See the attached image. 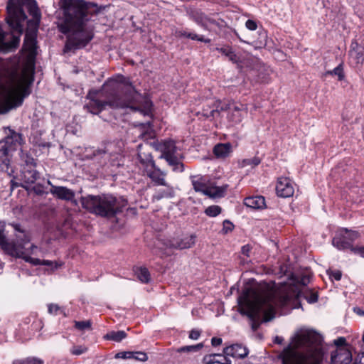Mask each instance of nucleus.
Masks as SVG:
<instances>
[{
    "mask_svg": "<svg viewBox=\"0 0 364 364\" xmlns=\"http://www.w3.org/2000/svg\"><path fill=\"white\" fill-rule=\"evenodd\" d=\"M359 234L356 231H349L347 229L341 230L333 238L332 243L334 247L340 250L350 249L352 252L353 242L358 237Z\"/></svg>",
    "mask_w": 364,
    "mask_h": 364,
    "instance_id": "nucleus-9",
    "label": "nucleus"
},
{
    "mask_svg": "<svg viewBox=\"0 0 364 364\" xmlns=\"http://www.w3.org/2000/svg\"><path fill=\"white\" fill-rule=\"evenodd\" d=\"M142 173L147 176L154 185L168 186L166 181V173L161 171L156 164L142 171Z\"/></svg>",
    "mask_w": 364,
    "mask_h": 364,
    "instance_id": "nucleus-14",
    "label": "nucleus"
},
{
    "mask_svg": "<svg viewBox=\"0 0 364 364\" xmlns=\"http://www.w3.org/2000/svg\"><path fill=\"white\" fill-rule=\"evenodd\" d=\"M329 276L330 277L333 278L335 280L339 281L341 279L342 274L339 270H334L329 273Z\"/></svg>",
    "mask_w": 364,
    "mask_h": 364,
    "instance_id": "nucleus-58",
    "label": "nucleus"
},
{
    "mask_svg": "<svg viewBox=\"0 0 364 364\" xmlns=\"http://www.w3.org/2000/svg\"><path fill=\"white\" fill-rule=\"evenodd\" d=\"M48 313L53 315H58L59 314H63L64 316H66L65 313L63 309L59 306L58 304H50L48 305Z\"/></svg>",
    "mask_w": 364,
    "mask_h": 364,
    "instance_id": "nucleus-44",
    "label": "nucleus"
},
{
    "mask_svg": "<svg viewBox=\"0 0 364 364\" xmlns=\"http://www.w3.org/2000/svg\"><path fill=\"white\" fill-rule=\"evenodd\" d=\"M222 208L218 205H210L205 210V213L210 217H216L221 213Z\"/></svg>",
    "mask_w": 364,
    "mask_h": 364,
    "instance_id": "nucleus-42",
    "label": "nucleus"
},
{
    "mask_svg": "<svg viewBox=\"0 0 364 364\" xmlns=\"http://www.w3.org/2000/svg\"><path fill=\"white\" fill-rule=\"evenodd\" d=\"M353 364H364V353L359 358V360H355Z\"/></svg>",
    "mask_w": 364,
    "mask_h": 364,
    "instance_id": "nucleus-64",
    "label": "nucleus"
},
{
    "mask_svg": "<svg viewBox=\"0 0 364 364\" xmlns=\"http://www.w3.org/2000/svg\"><path fill=\"white\" fill-rule=\"evenodd\" d=\"M166 190H159L154 196L153 199L156 200H160L164 198H168L172 196V189L168 186Z\"/></svg>",
    "mask_w": 364,
    "mask_h": 364,
    "instance_id": "nucleus-39",
    "label": "nucleus"
},
{
    "mask_svg": "<svg viewBox=\"0 0 364 364\" xmlns=\"http://www.w3.org/2000/svg\"><path fill=\"white\" fill-rule=\"evenodd\" d=\"M202 363L203 364H232V361L227 357L223 356L220 353L206 355L203 357Z\"/></svg>",
    "mask_w": 364,
    "mask_h": 364,
    "instance_id": "nucleus-22",
    "label": "nucleus"
},
{
    "mask_svg": "<svg viewBox=\"0 0 364 364\" xmlns=\"http://www.w3.org/2000/svg\"><path fill=\"white\" fill-rule=\"evenodd\" d=\"M251 250H252V247L250 245H245L242 247V248H241V253L244 256H246L247 257H250Z\"/></svg>",
    "mask_w": 364,
    "mask_h": 364,
    "instance_id": "nucleus-55",
    "label": "nucleus"
},
{
    "mask_svg": "<svg viewBox=\"0 0 364 364\" xmlns=\"http://www.w3.org/2000/svg\"><path fill=\"white\" fill-rule=\"evenodd\" d=\"M298 296L307 300L309 303L313 304L318 301L317 292L309 290L307 289L299 291Z\"/></svg>",
    "mask_w": 364,
    "mask_h": 364,
    "instance_id": "nucleus-31",
    "label": "nucleus"
},
{
    "mask_svg": "<svg viewBox=\"0 0 364 364\" xmlns=\"http://www.w3.org/2000/svg\"><path fill=\"white\" fill-rule=\"evenodd\" d=\"M22 141V134L15 132L0 141V171L6 172L10 176L14 173L11 164L13 153Z\"/></svg>",
    "mask_w": 364,
    "mask_h": 364,
    "instance_id": "nucleus-7",
    "label": "nucleus"
},
{
    "mask_svg": "<svg viewBox=\"0 0 364 364\" xmlns=\"http://www.w3.org/2000/svg\"><path fill=\"white\" fill-rule=\"evenodd\" d=\"M216 50L225 56L228 57L229 60L233 63H237L240 61L239 56L235 53V52L232 50V48L230 46L217 48Z\"/></svg>",
    "mask_w": 364,
    "mask_h": 364,
    "instance_id": "nucleus-29",
    "label": "nucleus"
},
{
    "mask_svg": "<svg viewBox=\"0 0 364 364\" xmlns=\"http://www.w3.org/2000/svg\"><path fill=\"white\" fill-rule=\"evenodd\" d=\"M30 249H31V251H29L28 250L27 251H24V250H23V247H21V245H18V247L16 248V250L18 252H20L19 255H21V256H14V257H17V258H22L26 262H29L36 266L42 265L43 260L38 259V258H33V257H30L29 255H28V253L33 254V250L37 249V247L34 245H31Z\"/></svg>",
    "mask_w": 364,
    "mask_h": 364,
    "instance_id": "nucleus-21",
    "label": "nucleus"
},
{
    "mask_svg": "<svg viewBox=\"0 0 364 364\" xmlns=\"http://www.w3.org/2000/svg\"><path fill=\"white\" fill-rule=\"evenodd\" d=\"M203 343H198L197 345L183 346L177 349L178 353H189L192 351H198L203 348Z\"/></svg>",
    "mask_w": 364,
    "mask_h": 364,
    "instance_id": "nucleus-41",
    "label": "nucleus"
},
{
    "mask_svg": "<svg viewBox=\"0 0 364 364\" xmlns=\"http://www.w3.org/2000/svg\"><path fill=\"white\" fill-rule=\"evenodd\" d=\"M196 242V237L194 235H190L183 238H174L169 240L166 243V245L168 248L183 250L191 247Z\"/></svg>",
    "mask_w": 364,
    "mask_h": 364,
    "instance_id": "nucleus-18",
    "label": "nucleus"
},
{
    "mask_svg": "<svg viewBox=\"0 0 364 364\" xmlns=\"http://www.w3.org/2000/svg\"><path fill=\"white\" fill-rule=\"evenodd\" d=\"M25 44L31 55H35L36 50V40L33 37L26 36Z\"/></svg>",
    "mask_w": 364,
    "mask_h": 364,
    "instance_id": "nucleus-40",
    "label": "nucleus"
},
{
    "mask_svg": "<svg viewBox=\"0 0 364 364\" xmlns=\"http://www.w3.org/2000/svg\"><path fill=\"white\" fill-rule=\"evenodd\" d=\"M87 100L84 109L94 114H98L108 106L111 109H129L144 116H151L152 102L136 91L129 78L124 77L120 82L108 80L101 92L90 90Z\"/></svg>",
    "mask_w": 364,
    "mask_h": 364,
    "instance_id": "nucleus-1",
    "label": "nucleus"
},
{
    "mask_svg": "<svg viewBox=\"0 0 364 364\" xmlns=\"http://www.w3.org/2000/svg\"><path fill=\"white\" fill-rule=\"evenodd\" d=\"M75 327L81 331L90 329L91 328V322L90 321H75Z\"/></svg>",
    "mask_w": 364,
    "mask_h": 364,
    "instance_id": "nucleus-49",
    "label": "nucleus"
},
{
    "mask_svg": "<svg viewBox=\"0 0 364 364\" xmlns=\"http://www.w3.org/2000/svg\"><path fill=\"white\" fill-rule=\"evenodd\" d=\"M55 230H54L53 235V239H59L60 237H63L65 236L66 233L60 225L57 224L55 225Z\"/></svg>",
    "mask_w": 364,
    "mask_h": 364,
    "instance_id": "nucleus-48",
    "label": "nucleus"
},
{
    "mask_svg": "<svg viewBox=\"0 0 364 364\" xmlns=\"http://www.w3.org/2000/svg\"><path fill=\"white\" fill-rule=\"evenodd\" d=\"M232 152V146L230 143H220L214 146L213 153L218 158L225 159Z\"/></svg>",
    "mask_w": 364,
    "mask_h": 364,
    "instance_id": "nucleus-23",
    "label": "nucleus"
},
{
    "mask_svg": "<svg viewBox=\"0 0 364 364\" xmlns=\"http://www.w3.org/2000/svg\"><path fill=\"white\" fill-rule=\"evenodd\" d=\"M233 109L235 111H242V110L247 111V107L246 105H240L239 106L238 105H235Z\"/></svg>",
    "mask_w": 364,
    "mask_h": 364,
    "instance_id": "nucleus-63",
    "label": "nucleus"
},
{
    "mask_svg": "<svg viewBox=\"0 0 364 364\" xmlns=\"http://www.w3.org/2000/svg\"><path fill=\"white\" fill-rule=\"evenodd\" d=\"M137 156L139 162V168L141 171L155 165L151 153L150 152V146L146 143L144 144H139L137 146Z\"/></svg>",
    "mask_w": 364,
    "mask_h": 364,
    "instance_id": "nucleus-10",
    "label": "nucleus"
},
{
    "mask_svg": "<svg viewBox=\"0 0 364 364\" xmlns=\"http://www.w3.org/2000/svg\"><path fill=\"white\" fill-rule=\"evenodd\" d=\"M20 158L22 163H23V165L26 166L25 167L31 168L36 166L35 159L27 151L21 150Z\"/></svg>",
    "mask_w": 364,
    "mask_h": 364,
    "instance_id": "nucleus-33",
    "label": "nucleus"
},
{
    "mask_svg": "<svg viewBox=\"0 0 364 364\" xmlns=\"http://www.w3.org/2000/svg\"><path fill=\"white\" fill-rule=\"evenodd\" d=\"M82 208L91 213L105 218H112L122 211L127 201L123 198H117L112 195L92 196L82 197Z\"/></svg>",
    "mask_w": 364,
    "mask_h": 364,
    "instance_id": "nucleus-5",
    "label": "nucleus"
},
{
    "mask_svg": "<svg viewBox=\"0 0 364 364\" xmlns=\"http://www.w3.org/2000/svg\"><path fill=\"white\" fill-rule=\"evenodd\" d=\"M19 37L12 33L4 32L2 29V24L0 23V51L9 52L16 48L19 43Z\"/></svg>",
    "mask_w": 364,
    "mask_h": 364,
    "instance_id": "nucleus-12",
    "label": "nucleus"
},
{
    "mask_svg": "<svg viewBox=\"0 0 364 364\" xmlns=\"http://www.w3.org/2000/svg\"><path fill=\"white\" fill-rule=\"evenodd\" d=\"M258 74L257 75L256 81L257 82H267L268 80L269 70L263 65L258 64Z\"/></svg>",
    "mask_w": 364,
    "mask_h": 364,
    "instance_id": "nucleus-32",
    "label": "nucleus"
},
{
    "mask_svg": "<svg viewBox=\"0 0 364 364\" xmlns=\"http://www.w3.org/2000/svg\"><path fill=\"white\" fill-rule=\"evenodd\" d=\"M92 156L98 159L100 158H104L105 160L108 159L110 156L109 149L108 148V145L105 146L103 149H97L93 151Z\"/></svg>",
    "mask_w": 364,
    "mask_h": 364,
    "instance_id": "nucleus-36",
    "label": "nucleus"
},
{
    "mask_svg": "<svg viewBox=\"0 0 364 364\" xmlns=\"http://www.w3.org/2000/svg\"><path fill=\"white\" fill-rule=\"evenodd\" d=\"M200 331L196 329H193L189 333V338L193 340H196L199 338Z\"/></svg>",
    "mask_w": 364,
    "mask_h": 364,
    "instance_id": "nucleus-60",
    "label": "nucleus"
},
{
    "mask_svg": "<svg viewBox=\"0 0 364 364\" xmlns=\"http://www.w3.org/2000/svg\"><path fill=\"white\" fill-rule=\"evenodd\" d=\"M23 0H9L7 3V23L14 31L21 32L22 22L27 18L23 9Z\"/></svg>",
    "mask_w": 364,
    "mask_h": 364,
    "instance_id": "nucleus-8",
    "label": "nucleus"
},
{
    "mask_svg": "<svg viewBox=\"0 0 364 364\" xmlns=\"http://www.w3.org/2000/svg\"><path fill=\"white\" fill-rule=\"evenodd\" d=\"M157 149L162 153V157L166 161H170L173 164L177 161L178 156L181 154L177 151V147L173 140H165L159 143L157 146Z\"/></svg>",
    "mask_w": 364,
    "mask_h": 364,
    "instance_id": "nucleus-11",
    "label": "nucleus"
},
{
    "mask_svg": "<svg viewBox=\"0 0 364 364\" xmlns=\"http://www.w3.org/2000/svg\"><path fill=\"white\" fill-rule=\"evenodd\" d=\"M5 223L0 221V247L11 256H21L19 255L20 252L16 250L18 245H16L14 242H8L5 234Z\"/></svg>",
    "mask_w": 364,
    "mask_h": 364,
    "instance_id": "nucleus-15",
    "label": "nucleus"
},
{
    "mask_svg": "<svg viewBox=\"0 0 364 364\" xmlns=\"http://www.w3.org/2000/svg\"><path fill=\"white\" fill-rule=\"evenodd\" d=\"M337 75L338 80H342L344 78V74L343 70L342 65H338L336 68H335L332 70H328L326 73V75Z\"/></svg>",
    "mask_w": 364,
    "mask_h": 364,
    "instance_id": "nucleus-43",
    "label": "nucleus"
},
{
    "mask_svg": "<svg viewBox=\"0 0 364 364\" xmlns=\"http://www.w3.org/2000/svg\"><path fill=\"white\" fill-rule=\"evenodd\" d=\"M246 27L250 31H255L257 28V23L251 19H248L245 23Z\"/></svg>",
    "mask_w": 364,
    "mask_h": 364,
    "instance_id": "nucleus-57",
    "label": "nucleus"
},
{
    "mask_svg": "<svg viewBox=\"0 0 364 364\" xmlns=\"http://www.w3.org/2000/svg\"><path fill=\"white\" fill-rule=\"evenodd\" d=\"M276 192L278 196L288 198L292 196L294 188L289 178H279L276 186Z\"/></svg>",
    "mask_w": 364,
    "mask_h": 364,
    "instance_id": "nucleus-17",
    "label": "nucleus"
},
{
    "mask_svg": "<svg viewBox=\"0 0 364 364\" xmlns=\"http://www.w3.org/2000/svg\"><path fill=\"white\" fill-rule=\"evenodd\" d=\"M349 56L355 64H362L364 61V48L360 46L356 41H352Z\"/></svg>",
    "mask_w": 364,
    "mask_h": 364,
    "instance_id": "nucleus-20",
    "label": "nucleus"
},
{
    "mask_svg": "<svg viewBox=\"0 0 364 364\" xmlns=\"http://www.w3.org/2000/svg\"><path fill=\"white\" fill-rule=\"evenodd\" d=\"M191 182L193 189L196 192H201L204 195L206 194L208 186L205 183V179L203 176H191Z\"/></svg>",
    "mask_w": 364,
    "mask_h": 364,
    "instance_id": "nucleus-26",
    "label": "nucleus"
},
{
    "mask_svg": "<svg viewBox=\"0 0 364 364\" xmlns=\"http://www.w3.org/2000/svg\"><path fill=\"white\" fill-rule=\"evenodd\" d=\"M195 21L203 27L205 29H209V27L212 25L216 24L215 20L208 17L203 13H196L194 15Z\"/></svg>",
    "mask_w": 364,
    "mask_h": 364,
    "instance_id": "nucleus-27",
    "label": "nucleus"
},
{
    "mask_svg": "<svg viewBox=\"0 0 364 364\" xmlns=\"http://www.w3.org/2000/svg\"><path fill=\"white\" fill-rule=\"evenodd\" d=\"M289 301L287 294L247 289L238 298V311L250 318L252 329L255 331L262 322L273 319L276 309L284 307Z\"/></svg>",
    "mask_w": 364,
    "mask_h": 364,
    "instance_id": "nucleus-3",
    "label": "nucleus"
},
{
    "mask_svg": "<svg viewBox=\"0 0 364 364\" xmlns=\"http://www.w3.org/2000/svg\"><path fill=\"white\" fill-rule=\"evenodd\" d=\"M63 18L59 31L67 36L65 50L85 48L94 37L92 17L97 13V5L84 0H60Z\"/></svg>",
    "mask_w": 364,
    "mask_h": 364,
    "instance_id": "nucleus-2",
    "label": "nucleus"
},
{
    "mask_svg": "<svg viewBox=\"0 0 364 364\" xmlns=\"http://www.w3.org/2000/svg\"><path fill=\"white\" fill-rule=\"evenodd\" d=\"M21 177L24 183L32 184L39 178V173L34 167H23L21 171Z\"/></svg>",
    "mask_w": 364,
    "mask_h": 364,
    "instance_id": "nucleus-24",
    "label": "nucleus"
},
{
    "mask_svg": "<svg viewBox=\"0 0 364 364\" xmlns=\"http://www.w3.org/2000/svg\"><path fill=\"white\" fill-rule=\"evenodd\" d=\"M48 183L50 186L49 191L54 197L60 200L70 201L74 205L77 204V200L75 199V191L65 186H55L50 181H48Z\"/></svg>",
    "mask_w": 364,
    "mask_h": 364,
    "instance_id": "nucleus-13",
    "label": "nucleus"
},
{
    "mask_svg": "<svg viewBox=\"0 0 364 364\" xmlns=\"http://www.w3.org/2000/svg\"><path fill=\"white\" fill-rule=\"evenodd\" d=\"M245 205L253 209H261L265 206V199L262 196H250L245 199Z\"/></svg>",
    "mask_w": 364,
    "mask_h": 364,
    "instance_id": "nucleus-25",
    "label": "nucleus"
},
{
    "mask_svg": "<svg viewBox=\"0 0 364 364\" xmlns=\"http://www.w3.org/2000/svg\"><path fill=\"white\" fill-rule=\"evenodd\" d=\"M248 350L240 344H233L223 349V353L227 356L236 358H245L248 355Z\"/></svg>",
    "mask_w": 364,
    "mask_h": 364,
    "instance_id": "nucleus-19",
    "label": "nucleus"
},
{
    "mask_svg": "<svg viewBox=\"0 0 364 364\" xmlns=\"http://www.w3.org/2000/svg\"><path fill=\"white\" fill-rule=\"evenodd\" d=\"M176 157H177V161L175 163L172 164L170 161H167V162H168V165L173 166V171L183 172L184 170V165L181 161V156L180 155Z\"/></svg>",
    "mask_w": 364,
    "mask_h": 364,
    "instance_id": "nucleus-46",
    "label": "nucleus"
},
{
    "mask_svg": "<svg viewBox=\"0 0 364 364\" xmlns=\"http://www.w3.org/2000/svg\"><path fill=\"white\" fill-rule=\"evenodd\" d=\"M32 81L33 79L23 77L6 90L5 100L0 102V114H6L22 105L24 98L30 95L29 85Z\"/></svg>",
    "mask_w": 364,
    "mask_h": 364,
    "instance_id": "nucleus-6",
    "label": "nucleus"
},
{
    "mask_svg": "<svg viewBox=\"0 0 364 364\" xmlns=\"http://www.w3.org/2000/svg\"><path fill=\"white\" fill-rule=\"evenodd\" d=\"M87 348L82 346H74L70 352L73 355H80L87 351Z\"/></svg>",
    "mask_w": 364,
    "mask_h": 364,
    "instance_id": "nucleus-52",
    "label": "nucleus"
},
{
    "mask_svg": "<svg viewBox=\"0 0 364 364\" xmlns=\"http://www.w3.org/2000/svg\"><path fill=\"white\" fill-rule=\"evenodd\" d=\"M132 355V351H122L117 353L114 358L122 359H131Z\"/></svg>",
    "mask_w": 364,
    "mask_h": 364,
    "instance_id": "nucleus-53",
    "label": "nucleus"
},
{
    "mask_svg": "<svg viewBox=\"0 0 364 364\" xmlns=\"http://www.w3.org/2000/svg\"><path fill=\"white\" fill-rule=\"evenodd\" d=\"M321 338L313 331L302 333L299 341L301 345H307L309 349L306 352H299L291 345L286 347L279 354L282 364H321L323 353L318 348Z\"/></svg>",
    "mask_w": 364,
    "mask_h": 364,
    "instance_id": "nucleus-4",
    "label": "nucleus"
},
{
    "mask_svg": "<svg viewBox=\"0 0 364 364\" xmlns=\"http://www.w3.org/2000/svg\"><path fill=\"white\" fill-rule=\"evenodd\" d=\"M346 338L343 337H340L338 339L334 341V344L337 346V348H347L346 346Z\"/></svg>",
    "mask_w": 364,
    "mask_h": 364,
    "instance_id": "nucleus-56",
    "label": "nucleus"
},
{
    "mask_svg": "<svg viewBox=\"0 0 364 364\" xmlns=\"http://www.w3.org/2000/svg\"><path fill=\"white\" fill-rule=\"evenodd\" d=\"M188 38H191L192 40H196V41H198L204 42V43H210V39L205 38L203 36H198L193 33H189L188 35Z\"/></svg>",
    "mask_w": 364,
    "mask_h": 364,
    "instance_id": "nucleus-50",
    "label": "nucleus"
},
{
    "mask_svg": "<svg viewBox=\"0 0 364 364\" xmlns=\"http://www.w3.org/2000/svg\"><path fill=\"white\" fill-rule=\"evenodd\" d=\"M13 364H43V360L36 357H28L22 359H16Z\"/></svg>",
    "mask_w": 364,
    "mask_h": 364,
    "instance_id": "nucleus-34",
    "label": "nucleus"
},
{
    "mask_svg": "<svg viewBox=\"0 0 364 364\" xmlns=\"http://www.w3.org/2000/svg\"><path fill=\"white\" fill-rule=\"evenodd\" d=\"M127 334L124 331H112L108 332L104 336V338L109 341L115 342H120L127 337Z\"/></svg>",
    "mask_w": 364,
    "mask_h": 364,
    "instance_id": "nucleus-30",
    "label": "nucleus"
},
{
    "mask_svg": "<svg viewBox=\"0 0 364 364\" xmlns=\"http://www.w3.org/2000/svg\"><path fill=\"white\" fill-rule=\"evenodd\" d=\"M228 186H209L205 196L212 198H222L225 196Z\"/></svg>",
    "mask_w": 364,
    "mask_h": 364,
    "instance_id": "nucleus-28",
    "label": "nucleus"
},
{
    "mask_svg": "<svg viewBox=\"0 0 364 364\" xmlns=\"http://www.w3.org/2000/svg\"><path fill=\"white\" fill-rule=\"evenodd\" d=\"M352 252L355 255H359L360 256L364 258V247H355V248H352Z\"/></svg>",
    "mask_w": 364,
    "mask_h": 364,
    "instance_id": "nucleus-59",
    "label": "nucleus"
},
{
    "mask_svg": "<svg viewBox=\"0 0 364 364\" xmlns=\"http://www.w3.org/2000/svg\"><path fill=\"white\" fill-rule=\"evenodd\" d=\"M222 343V339L220 338L213 337L211 339V344L213 346H218Z\"/></svg>",
    "mask_w": 364,
    "mask_h": 364,
    "instance_id": "nucleus-62",
    "label": "nucleus"
},
{
    "mask_svg": "<svg viewBox=\"0 0 364 364\" xmlns=\"http://www.w3.org/2000/svg\"><path fill=\"white\" fill-rule=\"evenodd\" d=\"M131 359H134L138 361L144 362L148 360V356L146 353L141 351H132V355Z\"/></svg>",
    "mask_w": 364,
    "mask_h": 364,
    "instance_id": "nucleus-47",
    "label": "nucleus"
},
{
    "mask_svg": "<svg viewBox=\"0 0 364 364\" xmlns=\"http://www.w3.org/2000/svg\"><path fill=\"white\" fill-rule=\"evenodd\" d=\"M234 228L233 224L228 220H225L223 221V231L224 233H228V232H230Z\"/></svg>",
    "mask_w": 364,
    "mask_h": 364,
    "instance_id": "nucleus-54",
    "label": "nucleus"
},
{
    "mask_svg": "<svg viewBox=\"0 0 364 364\" xmlns=\"http://www.w3.org/2000/svg\"><path fill=\"white\" fill-rule=\"evenodd\" d=\"M188 33H189L188 32H187L186 31H183V30H178V31H176V36L179 38H181V37L188 38Z\"/></svg>",
    "mask_w": 364,
    "mask_h": 364,
    "instance_id": "nucleus-61",
    "label": "nucleus"
},
{
    "mask_svg": "<svg viewBox=\"0 0 364 364\" xmlns=\"http://www.w3.org/2000/svg\"><path fill=\"white\" fill-rule=\"evenodd\" d=\"M261 162V160L259 157L255 156L251 159H245L242 160L239 165L241 168L246 167L247 166H250L252 168L258 166Z\"/></svg>",
    "mask_w": 364,
    "mask_h": 364,
    "instance_id": "nucleus-38",
    "label": "nucleus"
},
{
    "mask_svg": "<svg viewBox=\"0 0 364 364\" xmlns=\"http://www.w3.org/2000/svg\"><path fill=\"white\" fill-rule=\"evenodd\" d=\"M352 361V353L348 348H338L331 353V364H350Z\"/></svg>",
    "mask_w": 364,
    "mask_h": 364,
    "instance_id": "nucleus-16",
    "label": "nucleus"
},
{
    "mask_svg": "<svg viewBox=\"0 0 364 364\" xmlns=\"http://www.w3.org/2000/svg\"><path fill=\"white\" fill-rule=\"evenodd\" d=\"M62 264H63L61 262H53L50 260L43 259V262H42V265L50 267L52 269H56L58 267H61Z\"/></svg>",
    "mask_w": 364,
    "mask_h": 364,
    "instance_id": "nucleus-51",
    "label": "nucleus"
},
{
    "mask_svg": "<svg viewBox=\"0 0 364 364\" xmlns=\"http://www.w3.org/2000/svg\"><path fill=\"white\" fill-rule=\"evenodd\" d=\"M137 278L143 283H148L150 281V274L145 267H140L136 272Z\"/></svg>",
    "mask_w": 364,
    "mask_h": 364,
    "instance_id": "nucleus-37",
    "label": "nucleus"
},
{
    "mask_svg": "<svg viewBox=\"0 0 364 364\" xmlns=\"http://www.w3.org/2000/svg\"><path fill=\"white\" fill-rule=\"evenodd\" d=\"M203 115L206 119L213 120L220 115V111L218 109H213L210 111L208 109H203Z\"/></svg>",
    "mask_w": 364,
    "mask_h": 364,
    "instance_id": "nucleus-45",
    "label": "nucleus"
},
{
    "mask_svg": "<svg viewBox=\"0 0 364 364\" xmlns=\"http://www.w3.org/2000/svg\"><path fill=\"white\" fill-rule=\"evenodd\" d=\"M18 243H14L16 245H21L23 250L27 251L28 249L25 247V245L30 242L28 235L25 232H21L16 235Z\"/></svg>",
    "mask_w": 364,
    "mask_h": 364,
    "instance_id": "nucleus-35",
    "label": "nucleus"
}]
</instances>
